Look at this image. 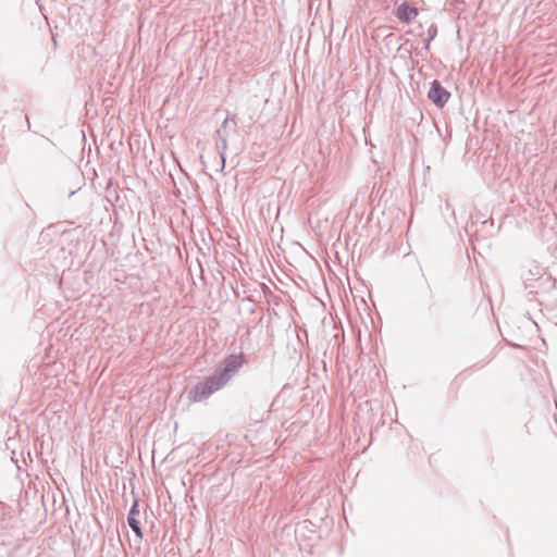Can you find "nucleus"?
Masks as SVG:
<instances>
[{
  "mask_svg": "<svg viewBox=\"0 0 557 557\" xmlns=\"http://www.w3.org/2000/svg\"><path fill=\"white\" fill-rule=\"evenodd\" d=\"M245 360L242 354L228 355L214 369L211 375L202 377L186 391L187 399L190 403H202L208 400L210 396L221 391L230 383V381L239 372Z\"/></svg>",
  "mask_w": 557,
  "mask_h": 557,
  "instance_id": "1",
  "label": "nucleus"
},
{
  "mask_svg": "<svg viewBox=\"0 0 557 557\" xmlns=\"http://www.w3.org/2000/svg\"><path fill=\"white\" fill-rule=\"evenodd\" d=\"M522 277L524 280L525 287L529 288L531 293H537V290L533 289L535 287L533 285V282L552 281V277L549 275H546L545 269L536 262H531L529 264V268L527 271L523 272Z\"/></svg>",
  "mask_w": 557,
  "mask_h": 557,
  "instance_id": "2",
  "label": "nucleus"
},
{
  "mask_svg": "<svg viewBox=\"0 0 557 557\" xmlns=\"http://www.w3.org/2000/svg\"><path fill=\"white\" fill-rule=\"evenodd\" d=\"M428 98L440 109L444 108L450 98V92L443 87L441 82L434 79L428 92Z\"/></svg>",
  "mask_w": 557,
  "mask_h": 557,
  "instance_id": "3",
  "label": "nucleus"
},
{
  "mask_svg": "<svg viewBox=\"0 0 557 557\" xmlns=\"http://www.w3.org/2000/svg\"><path fill=\"white\" fill-rule=\"evenodd\" d=\"M395 15L400 22L411 24L420 15V13L416 7L411 5L407 1H404L397 5Z\"/></svg>",
  "mask_w": 557,
  "mask_h": 557,
  "instance_id": "4",
  "label": "nucleus"
},
{
  "mask_svg": "<svg viewBox=\"0 0 557 557\" xmlns=\"http://www.w3.org/2000/svg\"><path fill=\"white\" fill-rule=\"evenodd\" d=\"M230 122H232L233 125L236 126V116L227 114V116L224 119V121L215 132L218 137H228L227 125Z\"/></svg>",
  "mask_w": 557,
  "mask_h": 557,
  "instance_id": "5",
  "label": "nucleus"
},
{
  "mask_svg": "<svg viewBox=\"0 0 557 557\" xmlns=\"http://www.w3.org/2000/svg\"><path fill=\"white\" fill-rule=\"evenodd\" d=\"M219 143L216 145L218 149L220 150V157H221V171L225 168V152L227 150V137H218Z\"/></svg>",
  "mask_w": 557,
  "mask_h": 557,
  "instance_id": "6",
  "label": "nucleus"
},
{
  "mask_svg": "<svg viewBox=\"0 0 557 557\" xmlns=\"http://www.w3.org/2000/svg\"><path fill=\"white\" fill-rule=\"evenodd\" d=\"M127 524L140 541L143 539L140 522L135 517H127Z\"/></svg>",
  "mask_w": 557,
  "mask_h": 557,
  "instance_id": "7",
  "label": "nucleus"
},
{
  "mask_svg": "<svg viewBox=\"0 0 557 557\" xmlns=\"http://www.w3.org/2000/svg\"><path fill=\"white\" fill-rule=\"evenodd\" d=\"M139 513L138 502L135 500L129 509L127 517H135Z\"/></svg>",
  "mask_w": 557,
  "mask_h": 557,
  "instance_id": "8",
  "label": "nucleus"
},
{
  "mask_svg": "<svg viewBox=\"0 0 557 557\" xmlns=\"http://www.w3.org/2000/svg\"><path fill=\"white\" fill-rule=\"evenodd\" d=\"M426 32H428L426 35H429V36L436 35L437 34V27L435 26L434 23H430L428 25V30Z\"/></svg>",
  "mask_w": 557,
  "mask_h": 557,
  "instance_id": "9",
  "label": "nucleus"
},
{
  "mask_svg": "<svg viewBox=\"0 0 557 557\" xmlns=\"http://www.w3.org/2000/svg\"><path fill=\"white\" fill-rule=\"evenodd\" d=\"M490 225V226H493V220H486V221H483L482 222V226H485V225Z\"/></svg>",
  "mask_w": 557,
  "mask_h": 557,
  "instance_id": "10",
  "label": "nucleus"
},
{
  "mask_svg": "<svg viewBox=\"0 0 557 557\" xmlns=\"http://www.w3.org/2000/svg\"><path fill=\"white\" fill-rule=\"evenodd\" d=\"M51 41H52L53 46L55 47V46H57L55 36H52V37H51Z\"/></svg>",
  "mask_w": 557,
  "mask_h": 557,
  "instance_id": "11",
  "label": "nucleus"
},
{
  "mask_svg": "<svg viewBox=\"0 0 557 557\" xmlns=\"http://www.w3.org/2000/svg\"><path fill=\"white\" fill-rule=\"evenodd\" d=\"M432 39H434V37H433V36L428 37L426 46L429 45V42H430Z\"/></svg>",
  "mask_w": 557,
  "mask_h": 557,
  "instance_id": "12",
  "label": "nucleus"
},
{
  "mask_svg": "<svg viewBox=\"0 0 557 557\" xmlns=\"http://www.w3.org/2000/svg\"><path fill=\"white\" fill-rule=\"evenodd\" d=\"M109 543L113 546L114 545V539L113 537L109 539Z\"/></svg>",
  "mask_w": 557,
  "mask_h": 557,
  "instance_id": "13",
  "label": "nucleus"
},
{
  "mask_svg": "<svg viewBox=\"0 0 557 557\" xmlns=\"http://www.w3.org/2000/svg\"><path fill=\"white\" fill-rule=\"evenodd\" d=\"M26 121H27V126L29 128L30 127V122H29L28 117H26Z\"/></svg>",
  "mask_w": 557,
  "mask_h": 557,
  "instance_id": "14",
  "label": "nucleus"
}]
</instances>
